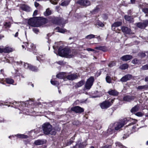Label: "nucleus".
Segmentation results:
<instances>
[{
	"label": "nucleus",
	"mask_w": 148,
	"mask_h": 148,
	"mask_svg": "<svg viewBox=\"0 0 148 148\" xmlns=\"http://www.w3.org/2000/svg\"><path fill=\"white\" fill-rule=\"evenodd\" d=\"M58 54L60 56L67 58H72L74 55L73 51H71L67 48H64L61 49L60 47L58 49Z\"/></svg>",
	"instance_id": "1"
},
{
	"label": "nucleus",
	"mask_w": 148,
	"mask_h": 148,
	"mask_svg": "<svg viewBox=\"0 0 148 148\" xmlns=\"http://www.w3.org/2000/svg\"><path fill=\"white\" fill-rule=\"evenodd\" d=\"M42 128L44 134L46 135H55L56 134L55 129L53 128L52 126L49 123L43 124Z\"/></svg>",
	"instance_id": "2"
},
{
	"label": "nucleus",
	"mask_w": 148,
	"mask_h": 148,
	"mask_svg": "<svg viewBox=\"0 0 148 148\" xmlns=\"http://www.w3.org/2000/svg\"><path fill=\"white\" fill-rule=\"evenodd\" d=\"M23 63L24 64V66L25 69H28L30 70L34 71H37L38 70L37 68L34 66L27 63H25L22 62H20L19 64H22Z\"/></svg>",
	"instance_id": "3"
},
{
	"label": "nucleus",
	"mask_w": 148,
	"mask_h": 148,
	"mask_svg": "<svg viewBox=\"0 0 148 148\" xmlns=\"http://www.w3.org/2000/svg\"><path fill=\"white\" fill-rule=\"evenodd\" d=\"M94 80V78L93 77H91L88 79L85 85V87L86 89H89L91 88Z\"/></svg>",
	"instance_id": "4"
},
{
	"label": "nucleus",
	"mask_w": 148,
	"mask_h": 148,
	"mask_svg": "<svg viewBox=\"0 0 148 148\" xmlns=\"http://www.w3.org/2000/svg\"><path fill=\"white\" fill-rule=\"evenodd\" d=\"M63 19L59 17H53L51 19V21L54 24L60 25L62 23Z\"/></svg>",
	"instance_id": "5"
},
{
	"label": "nucleus",
	"mask_w": 148,
	"mask_h": 148,
	"mask_svg": "<svg viewBox=\"0 0 148 148\" xmlns=\"http://www.w3.org/2000/svg\"><path fill=\"white\" fill-rule=\"evenodd\" d=\"M24 45H22V47L23 48H25V47L27 48L28 49H34L35 48V46H34L33 44L31 43L28 42H23Z\"/></svg>",
	"instance_id": "6"
},
{
	"label": "nucleus",
	"mask_w": 148,
	"mask_h": 148,
	"mask_svg": "<svg viewBox=\"0 0 148 148\" xmlns=\"http://www.w3.org/2000/svg\"><path fill=\"white\" fill-rule=\"evenodd\" d=\"M111 105L112 103L110 101H105L100 104V106L102 109H105L108 108Z\"/></svg>",
	"instance_id": "7"
},
{
	"label": "nucleus",
	"mask_w": 148,
	"mask_h": 148,
	"mask_svg": "<svg viewBox=\"0 0 148 148\" xmlns=\"http://www.w3.org/2000/svg\"><path fill=\"white\" fill-rule=\"evenodd\" d=\"M148 25V20H146L143 21V22L138 23L137 24V26L141 29L145 28Z\"/></svg>",
	"instance_id": "8"
},
{
	"label": "nucleus",
	"mask_w": 148,
	"mask_h": 148,
	"mask_svg": "<svg viewBox=\"0 0 148 148\" xmlns=\"http://www.w3.org/2000/svg\"><path fill=\"white\" fill-rule=\"evenodd\" d=\"M37 19L36 17L30 19L28 21V24L29 25L32 27L37 26Z\"/></svg>",
	"instance_id": "9"
},
{
	"label": "nucleus",
	"mask_w": 148,
	"mask_h": 148,
	"mask_svg": "<svg viewBox=\"0 0 148 148\" xmlns=\"http://www.w3.org/2000/svg\"><path fill=\"white\" fill-rule=\"evenodd\" d=\"M115 130L114 127L113 125L111 124L109 126L107 130V134L106 135L108 136L109 135L112 134L113 133L115 132Z\"/></svg>",
	"instance_id": "10"
},
{
	"label": "nucleus",
	"mask_w": 148,
	"mask_h": 148,
	"mask_svg": "<svg viewBox=\"0 0 148 148\" xmlns=\"http://www.w3.org/2000/svg\"><path fill=\"white\" fill-rule=\"evenodd\" d=\"M113 125L114 127L115 130H118L122 127L123 126V124H121V122H116L113 124H112Z\"/></svg>",
	"instance_id": "11"
},
{
	"label": "nucleus",
	"mask_w": 148,
	"mask_h": 148,
	"mask_svg": "<svg viewBox=\"0 0 148 148\" xmlns=\"http://www.w3.org/2000/svg\"><path fill=\"white\" fill-rule=\"evenodd\" d=\"M71 110L76 113H81L84 111V110L83 108L78 106H76L72 108H71Z\"/></svg>",
	"instance_id": "12"
},
{
	"label": "nucleus",
	"mask_w": 148,
	"mask_h": 148,
	"mask_svg": "<svg viewBox=\"0 0 148 148\" xmlns=\"http://www.w3.org/2000/svg\"><path fill=\"white\" fill-rule=\"evenodd\" d=\"M78 78V75L76 74H73L66 76V79L71 80H73Z\"/></svg>",
	"instance_id": "13"
},
{
	"label": "nucleus",
	"mask_w": 148,
	"mask_h": 148,
	"mask_svg": "<svg viewBox=\"0 0 148 148\" xmlns=\"http://www.w3.org/2000/svg\"><path fill=\"white\" fill-rule=\"evenodd\" d=\"M132 78V75L130 74H127L123 77L120 79V81L122 82H126L130 80Z\"/></svg>",
	"instance_id": "14"
},
{
	"label": "nucleus",
	"mask_w": 148,
	"mask_h": 148,
	"mask_svg": "<svg viewBox=\"0 0 148 148\" xmlns=\"http://www.w3.org/2000/svg\"><path fill=\"white\" fill-rule=\"evenodd\" d=\"M134 96L127 95L124 97L123 100L127 102H130L133 101L134 99Z\"/></svg>",
	"instance_id": "15"
},
{
	"label": "nucleus",
	"mask_w": 148,
	"mask_h": 148,
	"mask_svg": "<svg viewBox=\"0 0 148 148\" xmlns=\"http://www.w3.org/2000/svg\"><path fill=\"white\" fill-rule=\"evenodd\" d=\"M66 73L64 72L60 73L56 75L57 78L60 79H64V80L66 79Z\"/></svg>",
	"instance_id": "16"
},
{
	"label": "nucleus",
	"mask_w": 148,
	"mask_h": 148,
	"mask_svg": "<svg viewBox=\"0 0 148 148\" xmlns=\"http://www.w3.org/2000/svg\"><path fill=\"white\" fill-rule=\"evenodd\" d=\"M121 30L122 32L126 34H130L131 32V30L128 27L123 26L121 27Z\"/></svg>",
	"instance_id": "17"
},
{
	"label": "nucleus",
	"mask_w": 148,
	"mask_h": 148,
	"mask_svg": "<svg viewBox=\"0 0 148 148\" xmlns=\"http://www.w3.org/2000/svg\"><path fill=\"white\" fill-rule=\"evenodd\" d=\"M1 53L4 52L5 53H8L11 52L12 51V49L10 47H7L3 49L1 48Z\"/></svg>",
	"instance_id": "18"
},
{
	"label": "nucleus",
	"mask_w": 148,
	"mask_h": 148,
	"mask_svg": "<svg viewBox=\"0 0 148 148\" xmlns=\"http://www.w3.org/2000/svg\"><path fill=\"white\" fill-rule=\"evenodd\" d=\"M101 8V6L99 5H97L94 8V10L91 11V12L93 14H96L100 11Z\"/></svg>",
	"instance_id": "19"
},
{
	"label": "nucleus",
	"mask_w": 148,
	"mask_h": 148,
	"mask_svg": "<svg viewBox=\"0 0 148 148\" xmlns=\"http://www.w3.org/2000/svg\"><path fill=\"white\" fill-rule=\"evenodd\" d=\"M132 58V56L130 55H126L122 56L121 59L123 61H127L130 60Z\"/></svg>",
	"instance_id": "20"
},
{
	"label": "nucleus",
	"mask_w": 148,
	"mask_h": 148,
	"mask_svg": "<svg viewBox=\"0 0 148 148\" xmlns=\"http://www.w3.org/2000/svg\"><path fill=\"white\" fill-rule=\"evenodd\" d=\"M108 93L110 95L113 96H116L118 94V92L114 90H109Z\"/></svg>",
	"instance_id": "21"
},
{
	"label": "nucleus",
	"mask_w": 148,
	"mask_h": 148,
	"mask_svg": "<svg viewBox=\"0 0 148 148\" xmlns=\"http://www.w3.org/2000/svg\"><path fill=\"white\" fill-rule=\"evenodd\" d=\"M21 8L23 10L27 12H29L30 10V8L29 7L25 4L21 5Z\"/></svg>",
	"instance_id": "22"
},
{
	"label": "nucleus",
	"mask_w": 148,
	"mask_h": 148,
	"mask_svg": "<svg viewBox=\"0 0 148 148\" xmlns=\"http://www.w3.org/2000/svg\"><path fill=\"white\" fill-rule=\"evenodd\" d=\"M45 141L43 140L38 139L36 140L34 142V144L36 145H42L44 144Z\"/></svg>",
	"instance_id": "23"
},
{
	"label": "nucleus",
	"mask_w": 148,
	"mask_h": 148,
	"mask_svg": "<svg viewBox=\"0 0 148 148\" xmlns=\"http://www.w3.org/2000/svg\"><path fill=\"white\" fill-rule=\"evenodd\" d=\"M124 17L125 19L127 21L130 23L133 22V19L131 16L126 15H125Z\"/></svg>",
	"instance_id": "24"
},
{
	"label": "nucleus",
	"mask_w": 148,
	"mask_h": 148,
	"mask_svg": "<svg viewBox=\"0 0 148 148\" xmlns=\"http://www.w3.org/2000/svg\"><path fill=\"white\" fill-rule=\"evenodd\" d=\"M122 22L118 21L114 23L112 25V28L113 29L114 27H118L121 25Z\"/></svg>",
	"instance_id": "25"
},
{
	"label": "nucleus",
	"mask_w": 148,
	"mask_h": 148,
	"mask_svg": "<svg viewBox=\"0 0 148 148\" xmlns=\"http://www.w3.org/2000/svg\"><path fill=\"white\" fill-rule=\"evenodd\" d=\"M14 136L19 138H26L28 137L27 136L24 134H19L16 135H15Z\"/></svg>",
	"instance_id": "26"
},
{
	"label": "nucleus",
	"mask_w": 148,
	"mask_h": 148,
	"mask_svg": "<svg viewBox=\"0 0 148 148\" xmlns=\"http://www.w3.org/2000/svg\"><path fill=\"white\" fill-rule=\"evenodd\" d=\"M139 109V107L138 105H136L134 107H133L131 110L132 112H135L138 110Z\"/></svg>",
	"instance_id": "27"
},
{
	"label": "nucleus",
	"mask_w": 148,
	"mask_h": 148,
	"mask_svg": "<svg viewBox=\"0 0 148 148\" xmlns=\"http://www.w3.org/2000/svg\"><path fill=\"white\" fill-rule=\"evenodd\" d=\"M85 82L83 80H81L78 83H77L75 85V86L77 87H79L82 86L84 84Z\"/></svg>",
	"instance_id": "28"
},
{
	"label": "nucleus",
	"mask_w": 148,
	"mask_h": 148,
	"mask_svg": "<svg viewBox=\"0 0 148 148\" xmlns=\"http://www.w3.org/2000/svg\"><path fill=\"white\" fill-rule=\"evenodd\" d=\"M6 81L8 84H12L14 82V80L10 78H7L5 79Z\"/></svg>",
	"instance_id": "29"
},
{
	"label": "nucleus",
	"mask_w": 148,
	"mask_h": 148,
	"mask_svg": "<svg viewBox=\"0 0 148 148\" xmlns=\"http://www.w3.org/2000/svg\"><path fill=\"white\" fill-rule=\"evenodd\" d=\"M37 59L39 61H43L45 59V57L44 56L40 55L38 56H37Z\"/></svg>",
	"instance_id": "30"
},
{
	"label": "nucleus",
	"mask_w": 148,
	"mask_h": 148,
	"mask_svg": "<svg viewBox=\"0 0 148 148\" xmlns=\"http://www.w3.org/2000/svg\"><path fill=\"white\" fill-rule=\"evenodd\" d=\"M128 67V65L127 64H122L120 66V68L122 70H125L127 69Z\"/></svg>",
	"instance_id": "31"
},
{
	"label": "nucleus",
	"mask_w": 148,
	"mask_h": 148,
	"mask_svg": "<svg viewBox=\"0 0 148 148\" xmlns=\"http://www.w3.org/2000/svg\"><path fill=\"white\" fill-rule=\"evenodd\" d=\"M85 0H79L77 1L76 3L79 5L83 7V5L85 4L84 2H86V1H84Z\"/></svg>",
	"instance_id": "32"
},
{
	"label": "nucleus",
	"mask_w": 148,
	"mask_h": 148,
	"mask_svg": "<svg viewBox=\"0 0 148 148\" xmlns=\"http://www.w3.org/2000/svg\"><path fill=\"white\" fill-rule=\"evenodd\" d=\"M148 88V85H145L138 86L137 89L139 90L145 89L146 90Z\"/></svg>",
	"instance_id": "33"
},
{
	"label": "nucleus",
	"mask_w": 148,
	"mask_h": 148,
	"mask_svg": "<svg viewBox=\"0 0 148 148\" xmlns=\"http://www.w3.org/2000/svg\"><path fill=\"white\" fill-rule=\"evenodd\" d=\"M56 31L57 32H60L61 33H64L65 31V29H63L62 28H60L59 27H57L56 28Z\"/></svg>",
	"instance_id": "34"
},
{
	"label": "nucleus",
	"mask_w": 148,
	"mask_h": 148,
	"mask_svg": "<svg viewBox=\"0 0 148 148\" xmlns=\"http://www.w3.org/2000/svg\"><path fill=\"white\" fill-rule=\"evenodd\" d=\"M86 2H84V5H83L84 7H86L91 5L90 2L88 0H85Z\"/></svg>",
	"instance_id": "35"
},
{
	"label": "nucleus",
	"mask_w": 148,
	"mask_h": 148,
	"mask_svg": "<svg viewBox=\"0 0 148 148\" xmlns=\"http://www.w3.org/2000/svg\"><path fill=\"white\" fill-rule=\"evenodd\" d=\"M44 15L46 16H47L51 14V11L49 10V9H47L44 12Z\"/></svg>",
	"instance_id": "36"
},
{
	"label": "nucleus",
	"mask_w": 148,
	"mask_h": 148,
	"mask_svg": "<svg viewBox=\"0 0 148 148\" xmlns=\"http://www.w3.org/2000/svg\"><path fill=\"white\" fill-rule=\"evenodd\" d=\"M132 62L134 64H141L140 61L139 60L136 59L133 60L132 61Z\"/></svg>",
	"instance_id": "37"
},
{
	"label": "nucleus",
	"mask_w": 148,
	"mask_h": 148,
	"mask_svg": "<svg viewBox=\"0 0 148 148\" xmlns=\"http://www.w3.org/2000/svg\"><path fill=\"white\" fill-rule=\"evenodd\" d=\"M74 138H73V137H72L70 140L68 141L67 143H66V146L72 144L73 142V140Z\"/></svg>",
	"instance_id": "38"
},
{
	"label": "nucleus",
	"mask_w": 148,
	"mask_h": 148,
	"mask_svg": "<svg viewBox=\"0 0 148 148\" xmlns=\"http://www.w3.org/2000/svg\"><path fill=\"white\" fill-rule=\"evenodd\" d=\"M129 119H128L127 118H125L124 119L122 120V121H121L120 122H121V124H123L124 126L125 124L127 123V121H129Z\"/></svg>",
	"instance_id": "39"
},
{
	"label": "nucleus",
	"mask_w": 148,
	"mask_h": 148,
	"mask_svg": "<svg viewBox=\"0 0 148 148\" xmlns=\"http://www.w3.org/2000/svg\"><path fill=\"white\" fill-rule=\"evenodd\" d=\"M95 37V35L91 34L88 35L85 38L88 39H90L92 38H94Z\"/></svg>",
	"instance_id": "40"
},
{
	"label": "nucleus",
	"mask_w": 148,
	"mask_h": 148,
	"mask_svg": "<svg viewBox=\"0 0 148 148\" xmlns=\"http://www.w3.org/2000/svg\"><path fill=\"white\" fill-rule=\"evenodd\" d=\"M96 25L100 27H102L104 26V24L100 21H97L96 22Z\"/></svg>",
	"instance_id": "41"
},
{
	"label": "nucleus",
	"mask_w": 148,
	"mask_h": 148,
	"mask_svg": "<svg viewBox=\"0 0 148 148\" xmlns=\"http://www.w3.org/2000/svg\"><path fill=\"white\" fill-rule=\"evenodd\" d=\"M69 1H65L61 3V5L62 6H66L68 5Z\"/></svg>",
	"instance_id": "42"
},
{
	"label": "nucleus",
	"mask_w": 148,
	"mask_h": 148,
	"mask_svg": "<svg viewBox=\"0 0 148 148\" xmlns=\"http://www.w3.org/2000/svg\"><path fill=\"white\" fill-rule=\"evenodd\" d=\"M106 79L107 82L109 83L111 82V78L110 76H107L106 77Z\"/></svg>",
	"instance_id": "43"
},
{
	"label": "nucleus",
	"mask_w": 148,
	"mask_h": 148,
	"mask_svg": "<svg viewBox=\"0 0 148 148\" xmlns=\"http://www.w3.org/2000/svg\"><path fill=\"white\" fill-rule=\"evenodd\" d=\"M116 146H119L121 148H125V147L123 146L119 142H116L115 143Z\"/></svg>",
	"instance_id": "44"
},
{
	"label": "nucleus",
	"mask_w": 148,
	"mask_h": 148,
	"mask_svg": "<svg viewBox=\"0 0 148 148\" xmlns=\"http://www.w3.org/2000/svg\"><path fill=\"white\" fill-rule=\"evenodd\" d=\"M141 69L144 70L148 69V64L142 66Z\"/></svg>",
	"instance_id": "45"
},
{
	"label": "nucleus",
	"mask_w": 148,
	"mask_h": 148,
	"mask_svg": "<svg viewBox=\"0 0 148 148\" xmlns=\"http://www.w3.org/2000/svg\"><path fill=\"white\" fill-rule=\"evenodd\" d=\"M51 83L52 85H59V83L58 82L55 81H52L51 80Z\"/></svg>",
	"instance_id": "46"
},
{
	"label": "nucleus",
	"mask_w": 148,
	"mask_h": 148,
	"mask_svg": "<svg viewBox=\"0 0 148 148\" xmlns=\"http://www.w3.org/2000/svg\"><path fill=\"white\" fill-rule=\"evenodd\" d=\"M4 25L6 28H7V27H9L10 26V23L9 22H6L4 24Z\"/></svg>",
	"instance_id": "47"
},
{
	"label": "nucleus",
	"mask_w": 148,
	"mask_h": 148,
	"mask_svg": "<svg viewBox=\"0 0 148 148\" xmlns=\"http://www.w3.org/2000/svg\"><path fill=\"white\" fill-rule=\"evenodd\" d=\"M78 144V143H77L75 146H73V148H79L80 147H84V146H82L80 145H79Z\"/></svg>",
	"instance_id": "48"
},
{
	"label": "nucleus",
	"mask_w": 148,
	"mask_h": 148,
	"mask_svg": "<svg viewBox=\"0 0 148 148\" xmlns=\"http://www.w3.org/2000/svg\"><path fill=\"white\" fill-rule=\"evenodd\" d=\"M58 0H50V2L53 4L56 5L57 4Z\"/></svg>",
	"instance_id": "49"
},
{
	"label": "nucleus",
	"mask_w": 148,
	"mask_h": 148,
	"mask_svg": "<svg viewBox=\"0 0 148 148\" xmlns=\"http://www.w3.org/2000/svg\"><path fill=\"white\" fill-rule=\"evenodd\" d=\"M142 11L145 13L148 14V8H146L143 9Z\"/></svg>",
	"instance_id": "50"
},
{
	"label": "nucleus",
	"mask_w": 148,
	"mask_h": 148,
	"mask_svg": "<svg viewBox=\"0 0 148 148\" xmlns=\"http://www.w3.org/2000/svg\"><path fill=\"white\" fill-rule=\"evenodd\" d=\"M115 63L114 62H113L108 64V66L110 67H111L115 65Z\"/></svg>",
	"instance_id": "51"
},
{
	"label": "nucleus",
	"mask_w": 148,
	"mask_h": 148,
	"mask_svg": "<svg viewBox=\"0 0 148 148\" xmlns=\"http://www.w3.org/2000/svg\"><path fill=\"white\" fill-rule=\"evenodd\" d=\"M136 115L137 116H143V114H142V112H137L136 114Z\"/></svg>",
	"instance_id": "52"
},
{
	"label": "nucleus",
	"mask_w": 148,
	"mask_h": 148,
	"mask_svg": "<svg viewBox=\"0 0 148 148\" xmlns=\"http://www.w3.org/2000/svg\"><path fill=\"white\" fill-rule=\"evenodd\" d=\"M100 148H111V146L110 145H107L102 147Z\"/></svg>",
	"instance_id": "53"
},
{
	"label": "nucleus",
	"mask_w": 148,
	"mask_h": 148,
	"mask_svg": "<svg viewBox=\"0 0 148 148\" xmlns=\"http://www.w3.org/2000/svg\"><path fill=\"white\" fill-rule=\"evenodd\" d=\"M33 31L36 34H37L38 32V30L36 28H34L33 29Z\"/></svg>",
	"instance_id": "54"
},
{
	"label": "nucleus",
	"mask_w": 148,
	"mask_h": 148,
	"mask_svg": "<svg viewBox=\"0 0 148 148\" xmlns=\"http://www.w3.org/2000/svg\"><path fill=\"white\" fill-rule=\"evenodd\" d=\"M38 12V11L36 10L34 11V12L33 15V16H36Z\"/></svg>",
	"instance_id": "55"
},
{
	"label": "nucleus",
	"mask_w": 148,
	"mask_h": 148,
	"mask_svg": "<svg viewBox=\"0 0 148 148\" xmlns=\"http://www.w3.org/2000/svg\"><path fill=\"white\" fill-rule=\"evenodd\" d=\"M136 121H137L136 120H134L133 122H132V123H130L129 124V126H130L131 125H132L134 124V123H135Z\"/></svg>",
	"instance_id": "56"
},
{
	"label": "nucleus",
	"mask_w": 148,
	"mask_h": 148,
	"mask_svg": "<svg viewBox=\"0 0 148 148\" xmlns=\"http://www.w3.org/2000/svg\"><path fill=\"white\" fill-rule=\"evenodd\" d=\"M86 50L88 51H93L94 50L90 48H88L86 49Z\"/></svg>",
	"instance_id": "57"
},
{
	"label": "nucleus",
	"mask_w": 148,
	"mask_h": 148,
	"mask_svg": "<svg viewBox=\"0 0 148 148\" xmlns=\"http://www.w3.org/2000/svg\"><path fill=\"white\" fill-rule=\"evenodd\" d=\"M146 55L145 53H142L141 54V56L142 57H144Z\"/></svg>",
	"instance_id": "58"
},
{
	"label": "nucleus",
	"mask_w": 148,
	"mask_h": 148,
	"mask_svg": "<svg viewBox=\"0 0 148 148\" xmlns=\"http://www.w3.org/2000/svg\"><path fill=\"white\" fill-rule=\"evenodd\" d=\"M39 4L37 2H35L34 3V5L36 7H37L39 5Z\"/></svg>",
	"instance_id": "59"
},
{
	"label": "nucleus",
	"mask_w": 148,
	"mask_h": 148,
	"mask_svg": "<svg viewBox=\"0 0 148 148\" xmlns=\"http://www.w3.org/2000/svg\"><path fill=\"white\" fill-rule=\"evenodd\" d=\"M128 135H127L126 136L125 135H124L122 137L123 139H126L127 137H128Z\"/></svg>",
	"instance_id": "60"
},
{
	"label": "nucleus",
	"mask_w": 148,
	"mask_h": 148,
	"mask_svg": "<svg viewBox=\"0 0 148 148\" xmlns=\"http://www.w3.org/2000/svg\"><path fill=\"white\" fill-rule=\"evenodd\" d=\"M131 3L132 4L134 3L135 1V0H130Z\"/></svg>",
	"instance_id": "61"
},
{
	"label": "nucleus",
	"mask_w": 148,
	"mask_h": 148,
	"mask_svg": "<svg viewBox=\"0 0 148 148\" xmlns=\"http://www.w3.org/2000/svg\"><path fill=\"white\" fill-rule=\"evenodd\" d=\"M145 82H148V76H147L145 78Z\"/></svg>",
	"instance_id": "62"
},
{
	"label": "nucleus",
	"mask_w": 148,
	"mask_h": 148,
	"mask_svg": "<svg viewBox=\"0 0 148 148\" xmlns=\"http://www.w3.org/2000/svg\"><path fill=\"white\" fill-rule=\"evenodd\" d=\"M18 32H17L15 34V35H14V36L15 37H16L18 36Z\"/></svg>",
	"instance_id": "63"
},
{
	"label": "nucleus",
	"mask_w": 148,
	"mask_h": 148,
	"mask_svg": "<svg viewBox=\"0 0 148 148\" xmlns=\"http://www.w3.org/2000/svg\"><path fill=\"white\" fill-rule=\"evenodd\" d=\"M114 99H113L111 100V101L110 102L111 103H112V104L113 103V102L114 101Z\"/></svg>",
	"instance_id": "64"
}]
</instances>
